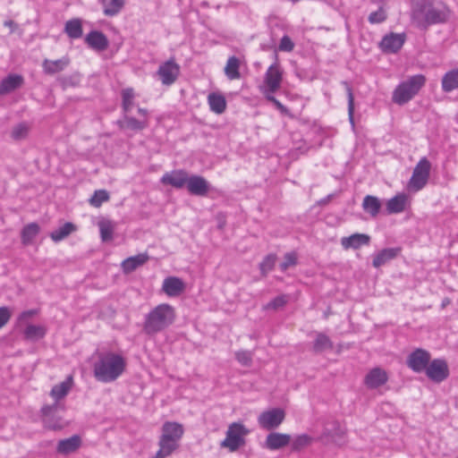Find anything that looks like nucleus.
<instances>
[{
	"mask_svg": "<svg viewBox=\"0 0 458 458\" xmlns=\"http://www.w3.org/2000/svg\"><path fill=\"white\" fill-rule=\"evenodd\" d=\"M24 79L21 74L10 73L0 81V96L9 94L21 88Z\"/></svg>",
	"mask_w": 458,
	"mask_h": 458,
	"instance_id": "obj_19",
	"label": "nucleus"
},
{
	"mask_svg": "<svg viewBox=\"0 0 458 458\" xmlns=\"http://www.w3.org/2000/svg\"><path fill=\"white\" fill-rule=\"evenodd\" d=\"M400 252V249L398 248H386L378 251L374 255L372 265L373 267L378 268L390 260L395 259Z\"/></svg>",
	"mask_w": 458,
	"mask_h": 458,
	"instance_id": "obj_25",
	"label": "nucleus"
},
{
	"mask_svg": "<svg viewBox=\"0 0 458 458\" xmlns=\"http://www.w3.org/2000/svg\"><path fill=\"white\" fill-rule=\"evenodd\" d=\"M119 124L123 129L140 131L148 126V122L147 119L138 120L134 117L129 116L128 114H124L123 119L119 121Z\"/></svg>",
	"mask_w": 458,
	"mask_h": 458,
	"instance_id": "obj_34",
	"label": "nucleus"
},
{
	"mask_svg": "<svg viewBox=\"0 0 458 458\" xmlns=\"http://www.w3.org/2000/svg\"><path fill=\"white\" fill-rule=\"evenodd\" d=\"M11 318V312L7 307H0V329L7 324Z\"/></svg>",
	"mask_w": 458,
	"mask_h": 458,
	"instance_id": "obj_53",
	"label": "nucleus"
},
{
	"mask_svg": "<svg viewBox=\"0 0 458 458\" xmlns=\"http://www.w3.org/2000/svg\"><path fill=\"white\" fill-rule=\"evenodd\" d=\"M291 436L279 432L269 433L265 440L263 446L268 450L276 451L290 445Z\"/></svg>",
	"mask_w": 458,
	"mask_h": 458,
	"instance_id": "obj_15",
	"label": "nucleus"
},
{
	"mask_svg": "<svg viewBox=\"0 0 458 458\" xmlns=\"http://www.w3.org/2000/svg\"><path fill=\"white\" fill-rule=\"evenodd\" d=\"M4 25L5 27H8L11 29V31H14L17 29V23L13 21V20H7L4 22Z\"/></svg>",
	"mask_w": 458,
	"mask_h": 458,
	"instance_id": "obj_56",
	"label": "nucleus"
},
{
	"mask_svg": "<svg viewBox=\"0 0 458 458\" xmlns=\"http://www.w3.org/2000/svg\"><path fill=\"white\" fill-rule=\"evenodd\" d=\"M236 360L243 366H250L251 364V353L248 351H241L235 353Z\"/></svg>",
	"mask_w": 458,
	"mask_h": 458,
	"instance_id": "obj_51",
	"label": "nucleus"
},
{
	"mask_svg": "<svg viewBox=\"0 0 458 458\" xmlns=\"http://www.w3.org/2000/svg\"><path fill=\"white\" fill-rule=\"evenodd\" d=\"M65 32L71 38H78L82 35V26L80 20L68 21L64 28Z\"/></svg>",
	"mask_w": 458,
	"mask_h": 458,
	"instance_id": "obj_42",
	"label": "nucleus"
},
{
	"mask_svg": "<svg viewBox=\"0 0 458 458\" xmlns=\"http://www.w3.org/2000/svg\"><path fill=\"white\" fill-rule=\"evenodd\" d=\"M284 411L280 408H274L259 414L258 422L260 428L271 430L278 428L284 420Z\"/></svg>",
	"mask_w": 458,
	"mask_h": 458,
	"instance_id": "obj_11",
	"label": "nucleus"
},
{
	"mask_svg": "<svg viewBox=\"0 0 458 458\" xmlns=\"http://www.w3.org/2000/svg\"><path fill=\"white\" fill-rule=\"evenodd\" d=\"M110 199V195L106 190H98L89 199V202L91 206L95 208H99L104 202L108 201Z\"/></svg>",
	"mask_w": 458,
	"mask_h": 458,
	"instance_id": "obj_44",
	"label": "nucleus"
},
{
	"mask_svg": "<svg viewBox=\"0 0 458 458\" xmlns=\"http://www.w3.org/2000/svg\"><path fill=\"white\" fill-rule=\"evenodd\" d=\"M296 255L293 252L286 253L284 258V261L280 264L282 271H286L290 267L296 264Z\"/></svg>",
	"mask_w": 458,
	"mask_h": 458,
	"instance_id": "obj_49",
	"label": "nucleus"
},
{
	"mask_svg": "<svg viewBox=\"0 0 458 458\" xmlns=\"http://www.w3.org/2000/svg\"><path fill=\"white\" fill-rule=\"evenodd\" d=\"M283 71L277 63L271 64L264 76V85L260 91L265 95L275 94L281 87Z\"/></svg>",
	"mask_w": 458,
	"mask_h": 458,
	"instance_id": "obj_8",
	"label": "nucleus"
},
{
	"mask_svg": "<svg viewBox=\"0 0 458 458\" xmlns=\"http://www.w3.org/2000/svg\"><path fill=\"white\" fill-rule=\"evenodd\" d=\"M175 318V310L172 305L158 304L145 316L143 330L147 335H156L173 325Z\"/></svg>",
	"mask_w": 458,
	"mask_h": 458,
	"instance_id": "obj_3",
	"label": "nucleus"
},
{
	"mask_svg": "<svg viewBox=\"0 0 458 458\" xmlns=\"http://www.w3.org/2000/svg\"><path fill=\"white\" fill-rule=\"evenodd\" d=\"M407 196L404 193L397 194L386 202V210L388 214H398L405 210L407 204Z\"/></svg>",
	"mask_w": 458,
	"mask_h": 458,
	"instance_id": "obj_31",
	"label": "nucleus"
},
{
	"mask_svg": "<svg viewBox=\"0 0 458 458\" xmlns=\"http://www.w3.org/2000/svg\"><path fill=\"white\" fill-rule=\"evenodd\" d=\"M27 134L28 127L23 123L18 124L12 131V138L14 140H21L25 138Z\"/></svg>",
	"mask_w": 458,
	"mask_h": 458,
	"instance_id": "obj_50",
	"label": "nucleus"
},
{
	"mask_svg": "<svg viewBox=\"0 0 458 458\" xmlns=\"http://www.w3.org/2000/svg\"><path fill=\"white\" fill-rule=\"evenodd\" d=\"M265 98L270 101L271 103H273L275 105V106L282 113V114H287L288 113V109L279 101L277 100L275 97H274V94H269V95H265Z\"/></svg>",
	"mask_w": 458,
	"mask_h": 458,
	"instance_id": "obj_54",
	"label": "nucleus"
},
{
	"mask_svg": "<svg viewBox=\"0 0 458 458\" xmlns=\"http://www.w3.org/2000/svg\"><path fill=\"white\" fill-rule=\"evenodd\" d=\"M186 182L188 191L196 196H205L209 191L208 182L200 175H191L188 177Z\"/></svg>",
	"mask_w": 458,
	"mask_h": 458,
	"instance_id": "obj_16",
	"label": "nucleus"
},
{
	"mask_svg": "<svg viewBox=\"0 0 458 458\" xmlns=\"http://www.w3.org/2000/svg\"><path fill=\"white\" fill-rule=\"evenodd\" d=\"M36 314V310H26V311H23L20 317H19V319L20 320H23V319H26L28 318H30L32 317L33 315Z\"/></svg>",
	"mask_w": 458,
	"mask_h": 458,
	"instance_id": "obj_55",
	"label": "nucleus"
},
{
	"mask_svg": "<svg viewBox=\"0 0 458 458\" xmlns=\"http://www.w3.org/2000/svg\"><path fill=\"white\" fill-rule=\"evenodd\" d=\"M40 233V226L38 223L32 222L23 226L21 231V241L24 246L30 245L33 240Z\"/></svg>",
	"mask_w": 458,
	"mask_h": 458,
	"instance_id": "obj_30",
	"label": "nucleus"
},
{
	"mask_svg": "<svg viewBox=\"0 0 458 458\" xmlns=\"http://www.w3.org/2000/svg\"><path fill=\"white\" fill-rule=\"evenodd\" d=\"M424 373L431 381L441 383L449 377V367L445 360L434 359L429 361Z\"/></svg>",
	"mask_w": 458,
	"mask_h": 458,
	"instance_id": "obj_9",
	"label": "nucleus"
},
{
	"mask_svg": "<svg viewBox=\"0 0 458 458\" xmlns=\"http://www.w3.org/2000/svg\"><path fill=\"white\" fill-rule=\"evenodd\" d=\"M158 445L159 449L156 455L152 458H165L170 456L174 451L178 448L179 442L174 441V439H167L161 436L159 438Z\"/></svg>",
	"mask_w": 458,
	"mask_h": 458,
	"instance_id": "obj_29",
	"label": "nucleus"
},
{
	"mask_svg": "<svg viewBox=\"0 0 458 458\" xmlns=\"http://www.w3.org/2000/svg\"><path fill=\"white\" fill-rule=\"evenodd\" d=\"M312 442V437H310L307 434H301L299 436H296L294 438H291V447L292 450L296 452L300 451L308 445H310Z\"/></svg>",
	"mask_w": 458,
	"mask_h": 458,
	"instance_id": "obj_43",
	"label": "nucleus"
},
{
	"mask_svg": "<svg viewBox=\"0 0 458 458\" xmlns=\"http://www.w3.org/2000/svg\"><path fill=\"white\" fill-rule=\"evenodd\" d=\"M122 106L124 114L131 112L134 106V91L131 88H127L122 91Z\"/></svg>",
	"mask_w": 458,
	"mask_h": 458,
	"instance_id": "obj_41",
	"label": "nucleus"
},
{
	"mask_svg": "<svg viewBox=\"0 0 458 458\" xmlns=\"http://www.w3.org/2000/svg\"><path fill=\"white\" fill-rule=\"evenodd\" d=\"M157 73L162 84L170 86L180 74V65L174 59H170L159 65Z\"/></svg>",
	"mask_w": 458,
	"mask_h": 458,
	"instance_id": "obj_12",
	"label": "nucleus"
},
{
	"mask_svg": "<svg viewBox=\"0 0 458 458\" xmlns=\"http://www.w3.org/2000/svg\"><path fill=\"white\" fill-rule=\"evenodd\" d=\"M148 259L149 257L148 253H140L138 255L129 257L122 262V269L123 273L130 274L136 270L138 267L144 265L148 260Z\"/></svg>",
	"mask_w": 458,
	"mask_h": 458,
	"instance_id": "obj_23",
	"label": "nucleus"
},
{
	"mask_svg": "<svg viewBox=\"0 0 458 458\" xmlns=\"http://www.w3.org/2000/svg\"><path fill=\"white\" fill-rule=\"evenodd\" d=\"M451 16V10L441 1L418 0L412 7L411 18L416 27L426 30L434 24L445 23Z\"/></svg>",
	"mask_w": 458,
	"mask_h": 458,
	"instance_id": "obj_1",
	"label": "nucleus"
},
{
	"mask_svg": "<svg viewBox=\"0 0 458 458\" xmlns=\"http://www.w3.org/2000/svg\"><path fill=\"white\" fill-rule=\"evenodd\" d=\"M46 334V327L38 325H29L23 331L24 338L30 341H38L42 339Z\"/></svg>",
	"mask_w": 458,
	"mask_h": 458,
	"instance_id": "obj_39",
	"label": "nucleus"
},
{
	"mask_svg": "<svg viewBox=\"0 0 458 458\" xmlns=\"http://www.w3.org/2000/svg\"><path fill=\"white\" fill-rule=\"evenodd\" d=\"M276 257L274 254H269L265 257L262 262L259 265L260 271L262 275H267L269 271H271L276 264Z\"/></svg>",
	"mask_w": 458,
	"mask_h": 458,
	"instance_id": "obj_46",
	"label": "nucleus"
},
{
	"mask_svg": "<svg viewBox=\"0 0 458 458\" xmlns=\"http://www.w3.org/2000/svg\"><path fill=\"white\" fill-rule=\"evenodd\" d=\"M98 226L100 232V237L103 242H109L113 239L115 224L105 217L98 221Z\"/></svg>",
	"mask_w": 458,
	"mask_h": 458,
	"instance_id": "obj_35",
	"label": "nucleus"
},
{
	"mask_svg": "<svg viewBox=\"0 0 458 458\" xmlns=\"http://www.w3.org/2000/svg\"><path fill=\"white\" fill-rule=\"evenodd\" d=\"M208 102L210 110L216 114H222L226 108V100L225 97L218 93H210L208 96Z\"/></svg>",
	"mask_w": 458,
	"mask_h": 458,
	"instance_id": "obj_36",
	"label": "nucleus"
},
{
	"mask_svg": "<svg viewBox=\"0 0 458 458\" xmlns=\"http://www.w3.org/2000/svg\"><path fill=\"white\" fill-rule=\"evenodd\" d=\"M388 381L387 372L378 367L370 369L364 377V385L369 389H377Z\"/></svg>",
	"mask_w": 458,
	"mask_h": 458,
	"instance_id": "obj_14",
	"label": "nucleus"
},
{
	"mask_svg": "<svg viewBox=\"0 0 458 458\" xmlns=\"http://www.w3.org/2000/svg\"><path fill=\"white\" fill-rule=\"evenodd\" d=\"M77 231V225L72 222H65L54 229L49 237L54 242H59L66 239L70 234Z\"/></svg>",
	"mask_w": 458,
	"mask_h": 458,
	"instance_id": "obj_24",
	"label": "nucleus"
},
{
	"mask_svg": "<svg viewBox=\"0 0 458 458\" xmlns=\"http://www.w3.org/2000/svg\"><path fill=\"white\" fill-rule=\"evenodd\" d=\"M72 386V376H68L66 379L60 384L55 385L50 391V396L54 398L55 403H59L61 399L64 398L71 390Z\"/></svg>",
	"mask_w": 458,
	"mask_h": 458,
	"instance_id": "obj_27",
	"label": "nucleus"
},
{
	"mask_svg": "<svg viewBox=\"0 0 458 458\" xmlns=\"http://www.w3.org/2000/svg\"><path fill=\"white\" fill-rule=\"evenodd\" d=\"M182 435L183 428L181 424L170 421L164 423L162 427V437L179 442Z\"/></svg>",
	"mask_w": 458,
	"mask_h": 458,
	"instance_id": "obj_26",
	"label": "nucleus"
},
{
	"mask_svg": "<svg viewBox=\"0 0 458 458\" xmlns=\"http://www.w3.org/2000/svg\"><path fill=\"white\" fill-rule=\"evenodd\" d=\"M431 360V354L427 350L418 348L407 357V366L415 373H421L427 369Z\"/></svg>",
	"mask_w": 458,
	"mask_h": 458,
	"instance_id": "obj_10",
	"label": "nucleus"
},
{
	"mask_svg": "<svg viewBox=\"0 0 458 458\" xmlns=\"http://www.w3.org/2000/svg\"><path fill=\"white\" fill-rule=\"evenodd\" d=\"M431 170V164L427 157H421L415 167L411 177L408 182V190L411 191H420L428 183Z\"/></svg>",
	"mask_w": 458,
	"mask_h": 458,
	"instance_id": "obj_6",
	"label": "nucleus"
},
{
	"mask_svg": "<svg viewBox=\"0 0 458 458\" xmlns=\"http://www.w3.org/2000/svg\"><path fill=\"white\" fill-rule=\"evenodd\" d=\"M293 47H294V44L288 36H284L281 38V41L279 44V50L284 51V52H291L293 49Z\"/></svg>",
	"mask_w": 458,
	"mask_h": 458,
	"instance_id": "obj_52",
	"label": "nucleus"
},
{
	"mask_svg": "<svg viewBox=\"0 0 458 458\" xmlns=\"http://www.w3.org/2000/svg\"><path fill=\"white\" fill-rule=\"evenodd\" d=\"M188 174L184 170H174L165 173L160 179L165 185H171L176 189H181L186 185Z\"/></svg>",
	"mask_w": 458,
	"mask_h": 458,
	"instance_id": "obj_17",
	"label": "nucleus"
},
{
	"mask_svg": "<svg viewBox=\"0 0 458 458\" xmlns=\"http://www.w3.org/2000/svg\"><path fill=\"white\" fill-rule=\"evenodd\" d=\"M64 409V405L59 403L43 405L40 409V415L44 427L53 430L62 429L64 423L58 415V411Z\"/></svg>",
	"mask_w": 458,
	"mask_h": 458,
	"instance_id": "obj_7",
	"label": "nucleus"
},
{
	"mask_svg": "<svg viewBox=\"0 0 458 458\" xmlns=\"http://www.w3.org/2000/svg\"><path fill=\"white\" fill-rule=\"evenodd\" d=\"M442 90L449 93L458 89V68L445 72L441 81Z\"/></svg>",
	"mask_w": 458,
	"mask_h": 458,
	"instance_id": "obj_32",
	"label": "nucleus"
},
{
	"mask_svg": "<svg viewBox=\"0 0 458 458\" xmlns=\"http://www.w3.org/2000/svg\"><path fill=\"white\" fill-rule=\"evenodd\" d=\"M250 430L242 423L233 422L229 425L225 438L221 442V447L227 448L230 452L237 451L245 444L244 437Z\"/></svg>",
	"mask_w": 458,
	"mask_h": 458,
	"instance_id": "obj_5",
	"label": "nucleus"
},
{
	"mask_svg": "<svg viewBox=\"0 0 458 458\" xmlns=\"http://www.w3.org/2000/svg\"><path fill=\"white\" fill-rule=\"evenodd\" d=\"M369 242L370 236L366 233H353L341 239V245L344 250H358L363 245H369Z\"/></svg>",
	"mask_w": 458,
	"mask_h": 458,
	"instance_id": "obj_21",
	"label": "nucleus"
},
{
	"mask_svg": "<svg viewBox=\"0 0 458 458\" xmlns=\"http://www.w3.org/2000/svg\"><path fill=\"white\" fill-rule=\"evenodd\" d=\"M386 19V12L382 7H380L377 11L371 13L369 15V21L372 24L374 23H381Z\"/></svg>",
	"mask_w": 458,
	"mask_h": 458,
	"instance_id": "obj_48",
	"label": "nucleus"
},
{
	"mask_svg": "<svg viewBox=\"0 0 458 458\" xmlns=\"http://www.w3.org/2000/svg\"><path fill=\"white\" fill-rule=\"evenodd\" d=\"M362 208L365 212L369 213L372 217L378 215L381 208V202L378 198L367 195L362 201Z\"/></svg>",
	"mask_w": 458,
	"mask_h": 458,
	"instance_id": "obj_37",
	"label": "nucleus"
},
{
	"mask_svg": "<svg viewBox=\"0 0 458 458\" xmlns=\"http://www.w3.org/2000/svg\"><path fill=\"white\" fill-rule=\"evenodd\" d=\"M406 40L405 33L391 32L383 37L379 46L383 52L388 54L397 53Z\"/></svg>",
	"mask_w": 458,
	"mask_h": 458,
	"instance_id": "obj_13",
	"label": "nucleus"
},
{
	"mask_svg": "<svg viewBox=\"0 0 458 458\" xmlns=\"http://www.w3.org/2000/svg\"><path fill=\"white\" fill-rule=\"evenodd\" d=\"M138 113H139L140 115H142L143 117H145V118H146V117H147V115H148V110H147V109H145V108H140H140H138Z\"/></svg>",
	"mask_w": 458,
	"mask_h": 458,
	"instance_id": "obj_57",
	"label": "nucleus"
},
{
	"mask_svg": "<svg viewBox=\"0 0 458 458\" xmlns=\"http://www.w3.org/2000/svg\"><path fill=\"white\" fill-rule=\"evenodd\" d=\"M88 46L98 53L107 49L109 40L106 36L98 30H91L88 33Z\"/></svg>",
	"mask_w": 458,
	"mask_h": 458,
	"instance_id": "obj_22",
	"label": "nucleus"
},
{
	"mask_svg": "<svg viewBox=\"0 0 458 458\" xmlns=\"http://www.w3.org/2000/svg\"><path fill=\"white\" fill-rule=\"evenodd\" d=\"M82 441L79 435H73L68 438L61 439L56 445V453L68 455L75 453L81 445Z\"/></svg>",
	"mask_w": 458,
	"mask_h": 458,
	"instance_id": "obj_18",
	"label": "nucleus"
},
{
	"mask_svg": "<svg viewBox=\"0 0 458 458\" xmlns=\"http://www.w3.org/2000/svg\"><path fill=\"white\" fill-rule=\"evenodd\" d=\"M126 0H99L103 13L107 17L118 15L125 5Z\"/></svg>",
	"mask_w": 458,
	"mask_h": 458,
	"instance_id": "obj_28",
	"label": "nucleus"
},
{
	"mask_svg": "<svg viewBox=\"0 0 458 458\" xmlns=\"http://www.w3.org/2000/svg\"><path fill=\"white\" fill-rule=\"evenodd\" d=\"M289 301V296L286 294H282L275 299H273L271 301H269L267 304L264 306L265 310H277L282 307H284Z\"/></svg>",
	"mask_w": 458,
	"mask_h": 458,
	"instance_id": "obj_45",
	"label": "nucleus"
},
{
	"mask_svg": "<svg viewBox=\"0 0 458 458\" xmlns=\"http://www.w3.org/2000/svg\"><path fill=\"white\" fill-rule=\"evenodd\" d=\"M333 348V343L330 338L323 333H316V338L313 343V351L322 352Z\"/></svg>",
	"mask_w": 458,
	"mask_h": 458,
	"instance_id": "obj_40",
	"label": "nucleus"
},
{
	"mask_svg": "<svg viewBox=\"0 0 458 458\" xmlns=\"http://www.w3.org/2000/svg\"><path fill=\"white\" fill-rule=\"evenodd\" d=\"M344 85L346 86V91H347V98H348V114H349V120L351 123L353 125V113H354V98L352 94V90L351 87L344 82Z\"/></svg>",
	"mask_w": 458,
	"mask_h": 458,
	"instance_id": "obj_47",
	"label": "nucleus"
},
{
	"mask_svg": "<svg viewBox=\"0 0 458 458\" xmlns=\"http://www.w3.org/2000/svg\"><path fill=\"white\" fill-rule=\"evenodd\" d=\"M239 68H240L239 59L234 55L230 56L228 58L225 67V74L231 81L238 80L241 77Z\"/></svg>",
	"mask_w": 458,
	"mask_h": 458,
	"instance_id": "obj_38",
	"label": "nucleus"
},
{
	"mask_svg": "<svg viewBox=\"0 0 458 458\" xmlns=\"http://www.w3.org/2000/svg\"><path fill=\"white\" fill-rule=\"evenodd\" d=\"M425 83L426 78L422 74L409 77L406 81L401 82L393 91V102L400 106L408 103L419 93Z\"/></svg>",
	"mask_w": 458,
	"mask_h": 458,
	"instance_id": "obj_4",
	"label": "nucleus"
},
{
	"mask_svg": "<svg viewBox=\"0 0 458 458\" xmlns=\"http://www.w3.org/2000/svg\"><path fill=\"white\" fill-rule=\"evenodd\" d=\"M69 64L68 59L61 58L55 61L45 59L42 64L43 71L46 74H55L62 72Z\"/></svg>",
	"mask_w": 458,
	"mask_h": 458,
	"instance_id": "obj_33",
	"label": "nucleus"
},
{
	"mask_svg": "<svg viewBox=\"0 0 458 458\" xmlns=\"http://www.w3.org/2000/svg\"><path fill=\"white\" fill-rule=\"evenodd\" d=\"M184 289L185 284L179 277L168 276L163 281L162 290L169 297L179 296Z\"/></svg>",
	"mask_w": 458,
	"mask_h": 458,
	"instance_id": "obj_20",
	"label": "nucleus"
},
{
	"mask_svg": "<svg viewBox=\"0 0 458 458\" xmlns=\"http://www.w3.org/2000/svg\"><path fill=\"white\" fill-rule=\"evenodd\" d=\"M126 368V360L114 352H100L94 364V376L102 383H111L120 377Z\"/></svg>",
	"mask_w": 458,
	"mask_h": 458,
	"instance_id": "obj_2",
	"label": "nucleus"
}]
</instances>
